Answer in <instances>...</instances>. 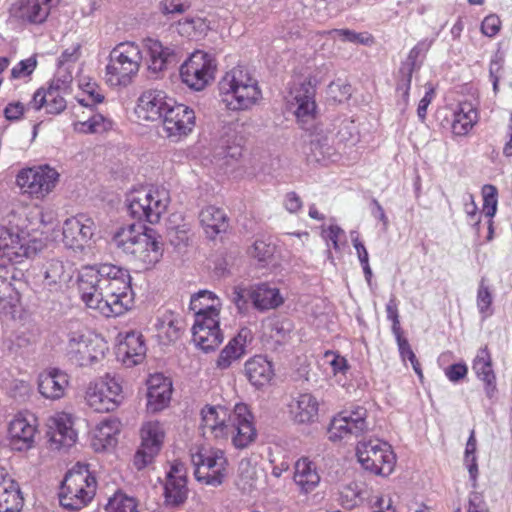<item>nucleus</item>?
<instances>
[{
    "mask_svg": "<svg viewBox=\"0 0 512 512\" xmlns=\"http://www.w3.org/2000/svg\"><path fill=\"white\" fill-rule=\"evenodd\" d=\"M45 108L47 114L56 115L66 108L63 96V82L60 79L52 80L47 88H39L27 105V110H40Z\"/></svg>",
    "mask_w": 512,
    "mask_h": 512,
    "instance_id": "6ab92c4d",
    "label": "nucleus"
},
{
    "mask_svg": "<svg viewBox=\"0 0 512 512\" xmlns=\"http://www.w3.org/2000/svg\"><path fill=\"white\" fill-rule=\"evenodd\" d=\"M37 67V60L35 57H29L27 59L21 60L17 65H15L11 70V78L12 79H20L27 76H30Z\"/></svg>",
    "mask_w": 512,
    "mask_h": 512,
    "instance_id": "e2e57ef3",
    "label": "nucleus"
},
{
    "mask_svg": "<svg viewBox=\"0 0 512 512\" xmlns=\"http://www.w3.org/2000/svg\"><path fill=\"white\" fill-rule=\"evenodd\" d=\"M472 369L477 378L484 383L485 393L487 397L491 399L494 396L497 387L492 356L487 346L478 349L472 363Z\"/></svg>",
    "mask_w": 512,
    "mask_h": 512,
    "instance_id": "c85d7f7f",
    "label": "nucleus"
},
{
    "mask_svg": "<svg viewBox=\"0 0 512 512\" xmlns=\"http://www.w3.org/2000/svg\"><path fill=\"white\" fill-rule=\"evenodd\" d=\"M194 476L202 484L220 486L228 473V461L224 451L212 447H199L191 454Z\"/></svg>",
    "mask_w": 512,
    "mask_h": 512,
    "instance_id": "0eeeda50",
    "label": "nucleus"
},
{
    "mask_svg": "<svg viewBox=\"0 0 512 512\" xmlns=\"http://www.w3.org/2000/svg\"><path fill=\"white\" fill-rule=\"evenodd\" d=\"M85 399L87 405L96 412L104 413L116 409V401L92 383L87 388Z\"/></svg>",
    "mask_w": 512,
    "mask_h": 512,
    "instance_id": "a19ab883",
    "label": "nucleus"
},
{
    "mask_svg": "<svg viewBox=\"0 0 512 512\" xmlns=\"http://www.w3.org/2000/svg\"><path fill=\"white\" fill-rule=\"evenodd\" d=\"M143 60L142 50L135 42L117 44L109 54L105 80L111 87H126L137 76Z\"/></svg>",
    "mask_w": 512,
    "mask_h": 512,
    "instance_id": "20e7f679",
    "label": "nucleus"
},
{
    "mask_svg": "<svg viewBox=\"0 0 512 512\" xmlns=\"http://www.w3.org/2000/svg\"><path fill=\"white\" fill-rule=\"evenodd\" d=\"M253 416L245 404H237L230 421L229 437L237 449L247 448L257 437Z\"/></svg>",
    "mask_w": 512,
    "mask_h": 512,
    "instance_id": "2eb2a0df",
    "label": "nucleus"
},
{
    "mask_svg": "<svg viewBox=\"0 0 512 512\" xmlns=\"http://www.w3.org/2000/svg\"><path fill=\"white\" fill-rule=\"evenodd\" d=\"M245 374L252 385L262 387L273 376L271 363L263 356H255L245 363Z\"/></svg>",
    "mask_w": 512,
    "mask_h": 512,
    "instance_id": "72a5a7b5",
    "label": "nucleus"
},
{
    "mask_svg": "<svg viewBox=\"0 0 512 512\" xmlns=\"http://www.w3.org/2000/svg\"><path fill=\"white\" fill-rule=\"evenodd\" d=\"M216 68V60L211 54L196 50L181 65L180 77L189 88L200 91L213 80Z\"/></svg>",
    "mask_w": 512,
    "mask_h": 512,
    "instance_id": "9d476101",
    "label": "nucleus"
},
{
    "mask_svg": "<svg viewBox=\"0 0 512 512\" xmlns=\"http://www.w3.org/2000/svg\"><path fill=\"white\" fill-rule=\"evenodd\" d=\"M189 233H190V226L187 223L172 227L169 230L170 242L175 246H179L181 244H187V242L190 238Z\"/></svg>",
    "mask_w": 512,
    "mask_h": 512,
    "instance_id": "69168bd1",
    "label": "nucleus"
},
{
    "mask_svg": "<svg viewBox=\"0 0 512 512\" xmlns=\"http://www.w3.org/2000/svg\"><path fill=\"white\" fill-rule=\"evenodd\" d=\"M112 243L138 270L151 269L163 255L162 243L155 231L141 224L121 227Z\"/></svg>",
    "mask_w": 512,
    "mask_h": 512,
    "instance_id": "f03ea898",
    "label": "nucleus"
},
{
    "mask_svg": "<svg viewBox=\"0 0 512 512\" xmlns=\"http://www.w3.org/2000/svg\"><path fill=\"white\" fill-rule=\"evenodd\" d=\"M199 219L206 234L211 238L225 231L228 226L225 212L215 206L203 208L199 214Z\"/></svg>",
    "mask_w": 512,
    "mask_h": 512,
    "instance_id": "e433bc0d",
    "label": "nucleus"
},
{
    "mask_svg": "<svg viewBox=\"0 0 512 512\" xmlns=\"http://www.w3.org/2000/svg\"><path fill=\"white\" fill-rule=\"evenodd\" d=\"M239 485H242L243 490H250L255 486L257 479L255 467L246 460L239 463Z\"/></svg>",
    "mask_w": 512,
    "mask_h": 512,
    "instance_id": "bf43d9fd",
    "label": "nucleus"
},
{
    "mask_svg": "<svg viewBox=\"0 0 512 512\" xmlns=\"http://www.w3.org/2000/svg\"><path fill=\"white\" fill-rule=\"evenodd\" d=\"M159 333L163 334L168 341H175L180 336L179 321L172 315L164 316L156 325Z\"/></svg>",
    "mask_w": 512,
    "mask_h": 512,
    "instance_id": "4d7b16f0",
    "label": "nucleus"
},
{
    "mask_svg": "<svg viewBox=\"0 0 512 512\" xmlns=\"http://www.w3.org/2000/svg\"><path fill=\"white\" fill-rule=\"evenodd\" d=\"M276 250V246L272 242L266 240H256L252 245L250 254L259 262H267L272 258Z\"/></svg>",
    "mask_w": 512,
    "mask_h": 512,
    "instance_id": "052dcab7",
    "label": "nucleus"
},
{
    "mask_svg": "<svg viewBox=\"0 0 512 512\" xmlns=\"http://www.w3.org/2000/svg\"><path fill=\"white\" fill-rule=\"evenodd\" d=\"M40 249V241L19 234L9 233L8 238H0V259L20 263L24 258L34 257Z\"/></svg>",
    "mask_w": 512,
    "mask_h": 512,
    "instance_id": "412c9836",
    "label": "nucleus"
},
{
    "mask_svg": "<svg viewBox=\"0 0 512 512\" xmlns=\"http://www.w3.org/2000/svg\"><path fill=\"white\" fill-rule=\"evenodd\" d=\"M327 433L329 440L333 442L354 435L349 420L341 412L331 420Z\"/></svg>",
    "mask_w": 512,
    "mask_h": 512,
    "instance_id": "de8ad7c7",
    "label": "nucleus"
},
{
    "mask_svg": "<svg viewBox=\"0 0 512 512\" xmlns=\"http://www.w3.org/2000/svg\"><path fill=\"white\" fill-rule=\"evenodd\" d=\"M8 433L12 449L25 451L33 446L36 427L26 417L19 415L10 422Z\"/></svg>",
    "mask_w": 512,
    "mask_h": 512,
    "instance_id": "cd10ccee",
    "label": "nucleus"
},
{
    "mask_svg": "<svg viewBox=\"0 0 512 512\" xmlns=\"http://www.w3.org/2000/svg\"><path fill=\"white\" fill-rule=\"evenodd\" d=\"M500 28L501 20L495 14L486 16L481 23V31L488 37H494L500 31Z\"/></svg>",
    "mask_w": 512,
    "mask_h": 512,
    "instance_id": "338daca9",
    "label": "nucleus"
},
{
    "mask_svg": "<svg viewBox=\"0 0 512 512\" xmlns=\"http://www.w3.org/2000/svg\"><path fill=\"white\" fill-rule=\"evenodd\" d=\"M477 308L482 316V319H486L493 314L491 308L493 303V296L490 288L485 284V280L482 279L479 283L477 290Z\"/></svg>",
    "mask_w": 512,
    "mask_h": 512,
    "instance_id": "3c124183",
    "label": "nucleus"
},
{
    "mask_svg": "<svg viewBox=\"0 0 512 512\" xmlns=\"http://www.w3.org/2000/svg\"><path fill=\"white\" fill-rule=\"evenodd\" d=\"M68 383V375L53 368L39 375L38 390L43 397L56 400L64 396Z\"/></svg>",
    "mask_w": 512,
    "mask_h": 512,
    "instance_id": "7c9ffc66",
    "label": "nucleus"
},
{
    "mask_svg": "<svg viewBox=\"0 0 512 512\" xmlns=\"http://www.w3.org/2000/svg\"><path fill=\"white\" fill-rule=\"evenodd\" d=\"M333 135L338 143L355 142L357 139V129L354 121L349 119L341 120L337 133Z\"/></svg>",
    "mask_w": 512,
    "mask_h": 512,
    "instance_id": "680f3d73",
    "label": "nucleus"
},
{
    "mask_svg": "<svg viewBox=\"0 0 512 512\" xmlns=\"http://www.w3.org/2000/svg\"><path fill=\"white\" fill-rule=\"evenodd\" d=\"M78 290L84 304L105 317L123 315L133 303L129 271L111 263L83 267Z\"/></svg>",
    "mask_w": 512,
    "mask_h": 512,
    "instance_id": "f257e3e1",
    "label": "nucleus"
},
{
    "mask_svg": "<svg viewBox=\"0 0 512 512\" xmlns=\"http://www.w3.org/2000/svg\"><path fill=\"white\" fill-rule=\"evenodd\" d=\"M292 325L289 320H273L267 325L269 337L276 343H283L289 336Z\"/></svg>",
    "mask_w": 512,
    "mask_h": 512,
    "instance_id": "6e6d98bb",
    "label": "nucleus"
},
{
    "mask_svg": "<svg viewBox=\"0 0 512 512\" xmlns=\"http://www.w3.org/2000/svg\"><path fill=\"white\" fill-rule=\"evenodd\" d=\"M96 225L86 215L68 218L63 224V242L74 250H82L94 235Z\"/></svg>",
    "mask_w": 512,
    "mask_h": 512,
    "instance_id": "a211bd4d",
    "label": "nucleus"
},
{
    "mask_svg": "<svg viewBox=\"0 0 512 512\" xmlns=\"http://www.w3.org/2000/svg\"><path fill=\"white\" fill-rule=\"evenodd\" d=\"M363 490L355 483H349L339 491L338 502L345 509H352L358 506L363 500Z\"/></svg>",
    "mask_w": 512,
    "mask_h": 512,
    "instance_id": "a18cd8bd",
    "label": "nucleus"
},
{
    "mask_svg": "<svg viewBox=\"0 0 512 512\" xmlns=\"http://www.w3.org/2000/svg\"><path fill=\"white\" fill-rule=\"evenodd\" d=\"M252 332L249 328L243 327L222 349L216 361L217 368L225 370L230 367L233 361L239 359L245 353V347L252 340Z\"/></svg>",
    "mask_w": 512,
    "mask_h": 512,
    "instance_id": "2f4dec72",
    "label": "nucleus"
},
{
    "mask_svg": "<svg viewBox=\"0 0 512 512\" xmlns=\"http://www.w3.org/2000/svg\"><path fill=\"white\" fill-rule=\"evenodd\" d=\"M170 203V193L164 187H141L126 196L127 211L138 221L159 222Z\"/></svg>",
    "mask_w": 512,
    "mask_h": 512,
    "instance_id": "39448f33",
    "label": "nucleus"
},
{
    "mask_svg": "<svg viewBox=\"0 0 512 512\" xmlns=\"http://www.w3.org/2000/svg\"><path fill=\"white\" fill-rule=\"evenodd\" d=\"M107 512H138L137 502L133 497H129L123 493H116L110 498L107 506Z\"/></svg>",
    "mask_w": 512,
    "mask_h": 512,
    "instance_id": "603ef678",
    "label": "nucleus"
},
{
    "mask_svg": "<svg viewBox=\"0 0 512 512\" xmlns=\"http://www.w3.org/2000/svg\"><path fill=\"white\" fill-rule=\"evenodd\" d=\"M59 174L47 165L23 169L17 175L16 182L23 193L35 198H44L55 187Z\"/></svg>",
    "mask_w": 512,
    "mask_h": 512,
    "instance_id": "9b49d317",
    "label": "nucleus"
},
{
    "mask_svg": "<svg viewBox=\"0 0 512 512\" xmlns=\"http://www.w3.org/2000/svg\"><path fill=\"white\" fill-rule=\"evenodd\" d=\"M344 417L349 420V424L352 427V432L354 436H359L363 434L368 429V424L366 421L367 418V410L363 407H356L350 411H342L341 412Z\"/></svg>",
    "mask_w": 512,
    "mask_h": 512,
    "instance_id": "8fccbe9b",
    "label": "nucleus"
},
{
    "mask_svg": "<svg viewBox=\"0 0 512 512\" xmlns=\"http://www.w3.org/2000/svg\"><path fill=\"white\" fill-rule=\"evenodd\" d=\"M42 284L49 291H60L71 279L70 270L63 261L49 259L43 263L41 268Z\"/></svg>",
    "mask_w": 512,
    "mask_h": 512,
    "instance_id": "c756f323",
    "label": "nucleus"
},
{
    "mask_svg": "<svg viewBox=\"0 0 512 512\" xmlns=\"http://www.w3.org/2000/svg\"><path fill=\"white\" fill-rule=\"evenodd\" d=\"M193 109L174 101L161 119L166 137L174 142L190 134L195 126Z\"/></svg>",
    "mask_w": 512,
    "mask_h": 512,
    "instance_id": "ddd939ff",
    "label": "nucleus"
},
{
    "mask_svg": "<svg viewBox=\"0 0 512 512\" xmlns=\"http://www.w3.org/2000/svg\"><path fill=\"white\" fill-rule=\"evenodd\" d=\"M11 488L5 487L0 492V512H20L23 498L18 484L14 481Z\"/></svg>",
    "mask_w": 512,
    "mask_h": 512,
    "instance_id": "c03bdc74",
    "label": "nucleus"
},
{
    "mask_svg": "<svg viewBox=\"0 0 512 512\" xmlns=\"http://www.w3.org/2000/svg\"><path fill=\"white\" fill-rule=\"evenodd\" d=\"M173 103L174 99L168 97L164 91L150 89L139 97L136 113L143 120L159 121Z\"/></svg>",
    "mask_w": 512,
    "mask_h": 512,
    "instance_id": "aec40b11",
    "label": "nucleus"
},
{
    "mask_svg": "<svg viewBox=\"0 0 512 512\" xmlns=\"http://www.w3.org/2000/svg\"><path fill=\"white\" fill-rule=\"evenodd\" d=\"M249 291L250 287H245L243 285H237L233 288L232 301L240 313H244L248 309V302L250 300L248 296Z\"/></svg>",
    "mask_w": 512,
    "mask_h": 512,
    "instance_id": "0e129e2a",
    "label": "nucleus"
},
{
    "mask_svg": "<svg viewBox=\"0 0 512 512\" xmlns=\"http://www.w3.org/2000/svg\"><path fill=\"white\" fill-rule=\"evenodd\" d=\"M356 455L363 468L376 475H390L396 463L391 446L380 439L359 442Z\"/></svg>",
    "mask_w": 512,
    "mask_h": 512,
    "instance_id": "6e6552de",
    "label": "nucleus"
},
{
    "mask_svg": "<svg viewBox=\"0 0 512 512\" xmlns=\"http://www.w3.org/2000/svg\"><path fill=\"white\" fill-rule=\"evenodd\" d=\"M105 343L97 336L83 330L71 331L68 334L66 355L79 367H88L104 357Z\"/></svg>",
    "mask_w": 512,
    "mask_h": 512,
    "instance_id": "1a4fd4ad",
    "label": "nucleus"
},
{
    "mask_svg": "<svg viewBox=\"0 0 512 512\" xmlns=\"http://www.w3.org/2000/svg\"><path fill=\"white\" fill-rule=\"evenodd\" d=\"M146 345L140 332H128L118 346V357L127 367L140 364L146 356Z\"/></svg>",
    "mask_w": 512,
    "mask_h": 512,
    "instance_id": "393cba45",
    "label": "nucleus"
},
{
    "mask_svg": "<svg viewBox=\"0 0 512 512\" xmlns=\"http://www.w3.org/2000/svg\"><path fill=\"white\" fill-rule=\"evenodd\" d=\"M318 128H315L317 130ZM313 138L310 141V151L315 160L320 162L332 159L336 154L335 137L331 132L322 130L313 132Z\"/></svg>",
    "mask_w": 512,
    "mask_h": 512,
    "instance_id": "4c0bfd02",
    "label": "nucleus"
},
{
    "mask_svg": "<svg viewBox=\"0 0 512 512\" xmlns=\"http://www.w3.org/2000/svg\"><path fill=\"white\" fill-rule=\"evenodd\" d=\"M219 314L220 311H214L194 315L193 341L204 352L213 351L223 341V334L219 327Z\"/></svg>",
    "mask_w": 512,
    "mask_h": 512,
    "instance_id": "f8f14e48",
    "label": "nucleus"
},
{
    "mask_svg": "<svg viewBox=\"0 0 512 512\" xmlns=\"http://www.w3.org/2000/svg\"><path fill=\"white\" fill-rule=\"evenodd\" d=\"M119 431V422L115 419H105L101 421L94 432L95 440L100 442L103 449L113 446L116 442L115 435Z\"/></svg>",
    "mask_w": 512,
    "mask_h": 512,
    "instance_id": "79ce46f5",
    "label": "nucleus"
},
{
    "mask_svg": "<svg viewBox=\"0 0 512 512\" xmlns=\"http://www.w3.org/2000/svg\"><path fill=\"white\" fill-rule=\"evenodd\" d=\"M172 384H165L159 389L147 391V406L152 412L162 410L170 401Z\"/></svg>",
    "mask_w": 512,
    "mask_h": 512,
    "instance_id": "49530a36",
    "label": "nucleus"
},
{
    "mask_svg": "<svg viewBox=\"0 0 512 512\" xmlns=\"http://www.w3.org/2000/svg\"><path fill=\"white\" fill-rule=\"evenodd\" d=\"M231 418L232 413L223 406H205L201 410L203 433H209L216 440H227Z\"/></svg>",
    "mask_w": 512,
    "mask_h": 512,
    "instance_id": "4be33fe9",
    "label": "nucleus"
},
{
    "mask_svg": "<svg viewBox=\"0 0 512 512\" xmlns=\"http://www.w3.org/2000/svg\"><path fill=\"white\" fill-rule=\"evenodd\" d=\"M221 101L228 110L244 111L262 98L257 79L244 66H236L225 73L219 82Z\"/></svg>",
    "mask_w": 512,
    "mask_h": 512,
    "instance_id": "7ed1b4c3",
    "label": "nucleus"
},
{
    "mask_svg": "<svg viewBox=\"0 0 512 512\" xmlns=\"http://www.w3.org/2000/svg\"><path fill=\"white\" fill-rule=\"evenodd\" d=\"M188 495L187 480L184 465L174 462L166 474L164 484L165 503L178 506L185 502Z\"/></svg>",
    "mask_w": 512,
    "mask_h": 512,
    "instance_id": "5701e85b",
    "label": "nucleus"
},
{
    "mask_svg": "<svg viewBox=\"0 0 512 512\" xmlns=\"http://www.w3.org/2000/svg\"><path fill=\"white\" fill-rule=\"evenodd\" d=\"M333 38H338L344 42L369 44L372 37L368 34L357 33L350 29H333L328 32Z\"/></svg>",
    "mask_w": 512,
    "mask_h": 512,
    "instance_id": "13d9d810",
    "label": "nucleus"
},
{
    "mask_svg": "<svg viewBox=\"0 0 512 512\" xmlns=\"http://www.w3.org/2000/svg\"><path fill=\"white\" fill-rule=\"evenodd\" d=\"M141 446L134 457V464L138 469L151 463L159 453L164 440V430L157 421L147 422L141 429Z\"/></svg>",
    "mask_w": 512,
    "mask_h": 512,
    "instance_id": "dca6fc26",
    "label": "nucleus"
},
{
    "mask_svg": "<svg viewBox=\"0 0 512 512\" xmlns=\"http://www.w3.org/2000/svg\"><path fill=\"white\" fill-rule=\"evenodd\" d=\"M96 479L87 465L77 464L66 475L59 491V502L69 510H80L95 496Z\"/></svg>",
    "mask_w": 512,
    "mask_h": 512,
    "instance_id": "423d86ee",
    "label": "nucleus"
},
{
    "mask_svg": "<svg viewBox=\"0 0 512 512\" xmlns=\"http://www.w3.org/2000/svg\"><path fill=\"white\" fill-rule=\"evenodd\" d=\"M248 296L260 312L276 309L284 303L280 290L267 282L251 285Z\"/></svg>",
    "mask_w": 512,
    "mask_h": 512,
    "instance_id": "a878e982",
    "label": "nucleus"
},
{
    "mask_svg": "<svg viewBox=\"0 0 512 512\" xmlns=\"http://www.w3.org/2000/svg\"><path fill=\"white\" fill-rule=\"evenodd\" d=\"M242 155V147L227 137L220 138L212 148V162L219 167L231 165Z\"/></svg>",
    "mask_w": 512,
    "mask_h": 512,
    "instance_id": "c9c22d12",
    "label": "nucleus"
},
{
    "mask_svg": "<svg viewBox=\"0 0 512 512\" xmlns=\"http://www.w3.org/2000/svg\"><path fill=\"white\" fill-rule=\"evenodd\" d=\"M289 415L297 424H311L317 420L319 403L310 393H301L288 405Z\"/></svg>",
    "mask_w": 512,
    "mask_h": 512,
    "instance_id": "bb28decb",
    "label": "nucleus"
},
{
    "mask_svg": "<svg viewBox=\"0 0 512 512\" xmlns=\"http://www.w3.org/2000/svg\"><path fill=\"white\" fill-rule=\"evenodd\" d=\"M395 338H396V342H397V345H398V350H399V353H400V356L402 358L403 361H406V360H409L414 371L419 375V376H422V371H421V368H420V364L416 358V355L414 354L413 350L411 349V346L407 340V338H405L403 336V332L402 330H400L399 332H395L393 333Z\"/></svg>",
    "mask_w": 512,
    "mask_h": 512,
    "instance_id": "864d4df0",
    "label": "nucleus"
},
{
    "mask_svg": "<svg viewBox=\"0 0 512 512\" xmlns=\"http://www.w3.org/2000/svg\"><path fill=\"white\" fill-rule=\"evenodd\" d=\"M293 102L296 106L295 116L301 128L312 131L313 121L316 117V89L311 82H303L291 91Z\"/></svg>",
    "mask_w": 512,
    "mask_h": 512,
    "instance_id": "f3484780",
    "label": "nucleus"
},
{
    "mask_svg": "<svg viewBox=\"0 0 512 512\" xmlns=\"http://www.w3.org/2000/svg\"><path fill=\"white\" fill-rule=\"evenodd\" d=\"M143 47L148 55V69L153 74H159L176 66L183 56L181 48L175 45H164L158 39H144Z\"/></svg>",
    "mask_w": 512,
    "mask_h": 512,
    "instance_id": "4468645a",
    "label": "nucleus"
},
{
    "mask_svg": "<svg viewBox=\"0 0 512 512\" xmlns=\"http://www.w3.org/2000/svg\"><path fill=\"white\" fill-rule=\"evenodd\" d=\"M283 206L291 214L300 212L303 208L301 197L294 191L285 194L283 199Z\"/></svg>",
    "mask_w": 512,
    "mask_h": 512,
    "instance_id": "774afa93",
    "label": "nucleus"
},
{
    "mask_svg": "<svg viewBox=\"0 0 512 512\" xmlns=\"http://www.w3.org/2000/svg\"><path fill=\"white\" fill-rule=\"evenodd\" d=\"M432 41L424 39L418 42L409 52L407 60L402 64L401 68L414 72L415 69L419 68L420 64L417 63L420 56H424L430 49Z\"/></svg>",
    "mask_w": 512,
    "mask_h": 512,
    "instance_id": "5fc2aeb1",
    "label": "nucleus"
},
{
    "mask_svg": "<svg viewBox=\"0 0 512 512\" xmlns=\"http://www.w3.org/2000/svg\"><path fill=\"white\" fill-rule=\"evenodd\" d=\"M73 126L80 133H103L112 129L113 122L102 114H94L87 121L75 122Z\"/></svg>",
    "mask_w": 512,
    "mask_h": 512,
    "instance_id": "37998d69",
    "label": "nucleus"
},
{
    "mask_svg": "<svg viewBox=\"0 0 512 512\" xmlns=\"http://www.w3.org/2000/svg\"><path fill=\"white\" fill-rule=\"evenodd\" d=\"M294 481L305 492L313 491L320 482L316 466L307 458H301L295 463Z\"/></svg>",
    "mask_w": 512,
    "mask_h": 512,
    "instance_id": "f704fd0d",
    "label": "nucleus"
},
{
    "mask_svg": "<svg viewBox=\"0 0 512 512\" xmlns=\"http://www.w3.org/2000/svg\"><path fill=\"white\" fill-rule=\"evenodd\" d=\"M53 0H23L10 8L11 17L24 24L40 25L50 14Z\"/></svg>",
    "mask_w": 512,
    "mask_h": 512,
    "instance_id": "b1692460",
    "label": "nucleus"
},
{
    "mask_svg": "<svg viewBox=\"0 0 512 512\" xmlns=\"http://www.w3.org/2000/svg\"><path fill=\"white\" fill-rule=\"evenodd\" d=\"M221 303L219 298L209 290H200L191 296L190 310L194 315L220 311Z\"/></svg>",
    "mask_w": 512,
    "mask_h": 512,
    "instance_id": "ea45409f",
    "label": "nucleus"
},
{
    "mask_svg": "<svg viewBox=\"0 0 512 512\" xmlns=\"http://www.w3.org/2000/svg\"><path fill=\"white\" fill-rule=\"evenodd\" d=\"M478 121V112L470 103H463L454 112L451 125L452 133L456 136L467 135Z\"/></svg>",
    "mask_w": 512,
    "mask_h": 512,
    "instance_id": "58836bf2",
    "label": "nucleus"
},
{
    "mask_svg": "<svg viewBox=\"0 0 512 512\" xmlns=\"http://www.w3.org/2000/svg\"><path fill=\"white\" fill-rule=\"evenodd\" d=\"M72 424L67 414H61L53 419V426L50 427V441L56 449L69 448L75 444L77 433Z\"/></svg>",
    "mask_w": 512,
    "mask_h": 512,
    "instance_id": "473e14b6",
    "label": "nucleus"
},
{
    "mask_svg": "<svg viewBox=\"0 0 512 512\" xmlns=\"http://www.w3.org/2000/svg\"><path fill=\"white\" fill-rule=\"evenodd\" d=\"M92 384L94 386H97V388H99V390H102V392L104 391L109 396V398H113V400L116 401V408L119 406L123 399V396L122 386L120 384L119 379L116 378V376L106 374L100 380Z\"/></svg>",
    "mask_w": 512,
    "mask_h": 512,
    "instance_id": "09e8293b",
    "label": "nucleus"
}]
</instances>
